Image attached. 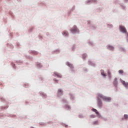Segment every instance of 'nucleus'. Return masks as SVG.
<instances>
[{"mask_svg": "<svg viewBox=\"0 0 128 128\" xmlns=\"http://www.w3.org/2000/svg\"><path fill=\"white\" fill-rule=\"evenodd\" d=\"M104 100L105 102H110L112 100V98L110 97H108L104 96V95L102 94H98V100Z\"/></svg>", "mask_w": 128, "mask_h": 128, "instance_id": "obj_1", "label": "nucleus"}, {"mask_svg": "<svg viewBox=\"0 0 128 128\" xmlns=\"http://www.w3.org/2000/svg\"><path fill=\"white\" fill-rule=\"evenodd\" d=\"M70 32H72V34H76V32H78V29L76 26H74L72 28Z\"/></svg>", "mask_w": 128, "mask_h": 128, "instance_id": "obj_2", "label": "nucleus"}, {"mask_svg": "<svg viewBox=\"0 0 128 128\" xmlns=\"http://www.w3.org/2000/svg\"><path fill=\"white\" fill-rule=\"evenodd\" d=\"M119 28L120 32H123L124 34H126V28H124V26H120Z\"/></svg>", "mask_w": 128, "mask_h": 128, "instance_id": "obj_3", "label": "nucleus"}, {"mask_svg": "<svg viewBox=\"0 0 128 128\" xmlns=\"http://www.w3.org/2000/svg\"><path fill=\"white\" fill-rule=\"evenodd\" d=\"M64 92L62 91V90L59 89L58 91V96H62V94H63Z\"/></svg>", "mask_w": 128, "mask_h": 128, "instance_id": "obj_4", "label": "nucleus"}, {"mask_svg": "<svg viewBox=\"0 0 128 128\" xmlns=\"http://www.w3.org/2000/svg\"><path fill=\"white\" fill-rule=\"evenodd\" d=\"M92 110L94 112H96V114H97L98 117L100 116V113L98 112V110H96V109L92 108Z\"/></svg>", "mask_w": 128, "mask_h": 128, "instance_id": "obj_5", "label": "nucleus"}, {"mask_svg": "<svg viewBox=\"0 0 128 128\" xmlns=\"http://www.w3.org/2000/svg\"><path fill=\"white\" fill-rule=\"evenodd\" d=\"M122 83L124 86L126 88H128V82L126 83V82L122 80Z\"/></svg>", "mask_w": 128, "mask_h": 128, "instance_id": "obj_6", "label": "nucleus"}, {"mask_svg": "<svg viewBox=\"0 0 128 128\" xmlns=\"http://www.w3.org/2000/svg\"><path fill=\"white\" fill-rule=\"evenodd\" d=\"M98 106H102V98H100V100L98 99Z\"/></svg>", "mask_w": 128, "mask_h": 128, "instance_id": "obj_7", "label": "nucleus"}, {"mask_svg": "<svg viewBox=\"0 0 128 128\" xmlns=\"http://www.w3.org/2000/svg\"><path fill=\"white\" fill-rule=\"evenodd\" d=\"M108 50H114V48L112 46L109 45L108 46Z\"/></svg>", "mask_w": 128, "mask_h": 128, "instance_id": "obj_8", "label": "nucleus"}, {"mask_svg": "<svg viewBox=\"0 0 128 128\" xmlns=\"http://www.w3.org/2000/svg\"><path fill=\"white\" fill-rule=\"evenodd\" d=\"M54 74L55 75V76H58V78H62V76L56 72H54Z\"/></svg>", "mask_w": 128, "mask_h": 128, "instance_id": "obj_9", "label": "nucleus"}, {"mask_svg": "<svg viewBox=\"0 0 128 128\" xmlns=\"http://www.w3.org/2000/svg\"><path fill=\"white\" fill-rule=\"evenodd\" d=\"M101 74L104 76H106V75L104 74V70H101Z\"/></svg>", "mask_w": 128, "mask_h": 128, "instance_id": "obj_10", "label": "nucleus"}, {"mask_svg": "<svg viewBox=\"0 0 128 128\" xmlns=\"http://www.w3.org/2000/svg\"><path fill=\"white\" fill-rule=\"evenodd\" d=\"M68 66H69V68H74V66H72V64H70V63L68 62Z\"/></svg>", "mask_w": 128, "mask_h": 128, "instance_id": "obj_11", "label": "nucleus"}, {"mask_svg": "<svg viewBox=\"0 0 128 128\" xmlns=\"http://www.w3.org/2000/svg\"><path fill=\"white\" fill-rule=\"evenodd\" d=\"M63 34L64 36H68V33L66 31H64L63 32Z\"/></svg>", "mask_w": 128, "mask_h": 128, "instance_id": "obj_12", "label": "nucleus"}, {"mask_svg": "<svg viewBox=\"0 0 128 128\" xmlns=\"http://www.w3.org/2000/svg\"><path fill=\"white\" fill-rule=\"evenodd\" d=\"M114 84H118V79L116 78L114 80Z\"/></svg>", "mask_w": 128, "mask_h": 128, "instance_id": "obj_13", "label": "nucleus"}, {"mask_svg": "<svg viewBox=\"0 0 128 128\" xmlns=\"http://www.w3.org/2000/svg\"><path fill=\"white\" fill-rule=\"evenodd\" d=\"M90 118H96V116L93 114L90 115Z\"/></svg>", "mask_w": 128, "mask_h": 128, "instance_id": "obj_14", "label": "nucleus"}, {"mask_svg": "<svg viewBox=\"0 0 128 128\" xmlns=\"http://www.w3.org/2000/svg\"><path fill=\"white\" fill-rule=\"evenodd\" d=\"M86 58V54H82V58L84 59Z\"/></svg>", "mask_w": 128, "mask_h": 128, "instance_id": "obj_15", "label": "nucleus"}, {"mask_svg": "<svg viewBox=\"0 0 128 128\" xmlns=\"http://www.w3.org/2000/svg\"><path fill=\"white\" fill-rule=\"evenodd\" d=\"M118 72L119 74H124V70H119Z\"/></svg>", "mask_w": 128, "mask_h": 128, "instance_id": "obj_16", "label": "nucleus"}, {"mask_svg": "<svg viewBox=\"0 0 128 128\" xmlns=\"http://www.w3.org/2000/svg\"><path fill=\"white\" fill-rule=\"evenodd\" d=\"M42 96H43L44 98H46V94L44 93H42Z\"/></svg>", "mask_w": 128, "mask_h": 128, "instance_id": "obj_17", "label": "nucleus"}, {"mask_svg": "<svg viewBox=\"0 0 128 128\" xmlns=\"http://www.w3.org/2000/svg\"><path fill=\"white\" fill-rule=\"evenodd\" d=\"M108 76H110V78L112 72H110V71H108Z\"/></svg>", "mask_w": 128, "mask_h": 128, "instance_id": "obj_18", "label": "nucleus"}, {"mask_svg": "<svg viewBox=\"0 0 128 128\" xmlns=\"http://www.w3.org/2000/svg\"><path fill=\"white\" fill-rule=\"evenodd\" d=\"M124 118H128V114H124Z\"/></svg>", "mask_w": 128, "mask_h": 128, "instance_id": "obj_19", "label": "nucleus"}, {"mask_svg": "<svg viewBox=\"0 0 128 128\" xmlns=\"http://www.w3.org/2000/svg\"><path fill=\"white\" fill-rule=\"evenodd\" d=\"M94 124H98V121H96L94 122Z\"/></svg>", "mask_w": 128, "mask_h": 128, "instance_id": "obj_20", "label": "nucleus"}, {"mask_svg": "<svg viewBox=\"0 0 128 128\" xmlns=\"http://www.w3.org/2000/svg\"><path fill=\"white\" fill-rule=\"evenodd\" d=\"M55 82H58V80H55Z\"/></svg>", "mask_w": 128, "mask_h": 128, "instance_id": "obj_21", "label": "nucleus"}]
</instances>
